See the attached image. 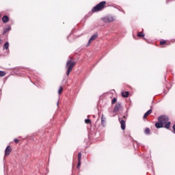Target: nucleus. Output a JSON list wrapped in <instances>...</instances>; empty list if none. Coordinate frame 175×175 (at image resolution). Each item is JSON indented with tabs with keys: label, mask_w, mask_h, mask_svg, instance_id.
<instances>
[{
	"label": "nucleus",
	"mask_w": 175,
	"mask_h": 175,
	"mask_svg": "<svg viewBox=\"0 0 175 175\" xmlns=\"http://www.w3.org/2000/svg\"><path fill=\"white\" fill-rule=\"evenodd\" d=\"M155 126L157 129L163 128V124L160 121H159L158 122L155 123Z\"/></svg>",
	"instance_id": "obj_9"
},
{
	"label": "nucleus",
	"mask_w": 175,
	"mask_h": 175,
	"mask_svg": "<svg viewBox=\"0 0 175 175\" xmlns=\"http://www.w3.org/2000/svg\"><path fill=\"white\" fill-rule=\"evenodd\" d=\"M81 165V161H78V165H77V169H80V166Z\"/></svg>",
	"instance_id": "obj_23"
},
{
	"label": "nucleus",
	"mask_w": 175,
	"mask_h": 175,
	"mask_svg": "<svg viewBox=\"0 0 175 175\" xmlns=\"http://www.w3.org/2000/svg\"><path fill=\"white\" fill-rule=\"evenodd\" d=\"M137 36L138 38H144V33H143V32H139Z\"/></svg>",
	"instance_id": "obj_15"
},
{
	"label": "nucleus",
	"mask_w": 175,
	"mask_h": 175,
	"mask_svg": "<svg viewBox=\"0 0 175 175\" xmlns=\"http://www.w3.org/2000/svg\"><path fill=\"white\" fill-rule=\"evenodd\" d=\"M158 121H159L164 126V128L166 129H169L170 128V122H169V117L166 116H161L159 117Z\"/></svg>",
	"instance_id": "obj_1"
},
{
	"label": "nucleus",
	"mask_w": 175,
	"mask_h": 175,
	"mask_svg": "<svg viewBox=\"0 0 175 175\" xmlns=\"http://www.w3.org/2000/svg\"><path fill=\"white\" fill-rule=\"evenodd\" d=\"M166 44V41H161V42H160V44L161 46H163V44Z\"/></svg>",
	"instance_id": "obj_24"
},
{
	"label": "nucleus",
	"mask_w": 175,
	"mask_h": 175,
	"mask_svg": "<svg viewBox=\"0 0 175 175\" xmlns=\"http://www.w3.org/2000/svg\"><path fill=\"white\" fill-rule=\"evenodd\" d=\"M105 5H106V1H101L98 4H97L96 6H94L92 9V12H100V10H103L105 9Z\"/></svg>",
	"instance_id": "obj_2"
},
{
	"label": "nucleus",
	"mask_w": 175,
	"mask_h": 175,
	"mask_svg": "<svg viewBox=\"0 0 175 175\" xmlns=\"http://www.w3.org/2000/svg\"><path fill=\"white\" fill-rule=\"evenodd\" d=\"M8 31H10V27H6L4 30V33H6Z\"/></svg>",
	"instance_id": "obj_18"
},
{
	"label": "nucleus",
	"mask_w": 175,
	"mask_h": 175,
	"mask_svg": "<svg viewBox=\"0 0 175 175\" xmlns=\"http://www.w3.org/2000/svg\"><path fill=\"white\" fill-rule=\"evenodd\" d=\"M107 20L108 23H113V21H114V20H116V18L113 16H108L107 18Z\"/></svg>",
	"instance_id": "obj_10"
},
{
	"label": "nucleus",
	"mask_w": 175,
	"mask_h": 175,
	"mask_svg": "<svg viewBox=\"0 0 175 175\" xmlns=\"http://www.w3.org/2000/svg\"><path fill=\"white\" fill-rule=\"evenodd\" d=\"M1 40L0 39V43H1Z\"/></svg>",
	"instance_id": "obj_26"
},
{
	"label": "nucleus",
	"mask_w": 175,
	"mask_h": 175,
	"mask_svg": "<svg viewBox=\"0 0 175 175\" xmlns=\"http://www.w3.org/2000/svg\"><path fill=\"white\" fill-rule=\"evenodd\" d=\"M62 87L60 86L59 90H58V94L60 95V94H62Z\"/></svg>",
	"instance_id": "obj_21"
},
{
	"label": "nucleus",
	"mask_w": 175,
	"mask_h": 175,
	"mask_svg": "<svg viewBox=\"0 0 175 175\" xmlns=\"http://www.w3.org/2000/svg\"><path fill=\"white\" fill-rule=\"evenodd\" d=\"M98 38V34L95 33L94 35L92 36V37L90 38L88 42V46H90L91 43L93 42V40H95Z\"/></svg>",
	"instance_id": "obj_5"
},
{
	"label": "nucleus",
	"mask_w": 175,
	"mask_h": 175,
	"mask_svg": "<svg viewBox=\"0 0 175 175\" xmlns=\"http://www.w3.org/2000/svg\"><path fill=\"white\" fill-rule=\"evenodd\" d=\"M117 103V98H114L112 99L111 103L112 105H114V103Z\"/></svg>",
	"instance_id": "obj_19"
},
{
	"label": "nucleus",
	"mask_w": 175,
	"mask_h": 175,
	"mask_svg": "<svg viewBox=\"0 0 175 175\" xmlns=\"http://www.w3.org/2000/svg\"><path fill=\"white\" fill-rule=\"evenodd\" d=\"M10 152H12V148L8 146H7V148H5V156H8V155H10Z\"/></svg>",
	"instance_id": "obj_6"
},
{
	"label": "nucleus",
	"mask_w": 175,
	"mask_h": 175,
	"mask_svg": "<svg viewBox=\"0 0 175 175\" xmlns=\"http://www.w3.org/2000/svg\"><path fill=\"white\" fill-rule=\"evenodd\" d=\"M151 113H152V109H149L148 111H146L144 115V119L146 118L148 116H150Z\"/></svg>",
	"instance_id": "obj_11"
},
{
	"label": "nucleus",
	"mask_w": 175,
	"mask_h": 175,
	"mask_svg": "<svg viewBox=\"0 0 175 175\" xmlns=\"http://www.w3.org/2000/svg\"><path fill=\"white\" fill-rule=\"evenodd\" d=\"M145 133H146V135H148V133H150V129H148V128L146 129Z\"/></svg>",
	"instance_id": "obj_22"
},
{
	"label": "nucleus",
	"mask_w": 175,
	"mask_h": 175,
	"mask_svg": "<svg viewBox=\"0 0 175 175\" xmlns=\"http://www.w3.org/2000/svg\"><path fill=\"white\" fill-rule=\"evenodd\" d=\"M2 21L4 23H9V16H3L2 18Z\"/></svg>",
	"instance_id": "obj_8"
},
{
	"label": "nucleus",
	"mask_w": 175,
	"mask_h": 175,
	"mask_svg": "<svg viewBox=\"0 0 175 175\" xmlns=\"http://www.w3.org/2000/svg\"><path fill=\"white\" fill-rule=\"evenodd\" d=\"M122 96H123V98H128V96H129V92H122Z\"/></svg>",
	"instance_id": "obj_12"
},
{
	"label": "nucleus",
	"mask_w": 175,
	"mask_h": 175,
	"mask_svg": "<svg viewBox=\"0 0 175 175\" xmlns=\"http://www.w3.org/2000/svg\"><path fill=\"white\" fill-rule=\"evenodd\" d=\"M78 161H81V152L78 154Z\"/></svg>",
	"instance_id": "obj_17"
},
{
	"label": "nucleus",
	"mask_w": 175,
	"mask_h": 175,
	"mask_svg": "<svg viewBox=\"0 0 175 175\" xmlns=\"http://www.w3.org/2000/svg\"><path fill=\"white\" fill-rule=\"evenodd\" d=\"M8 49H9V42H6L4 44L3 50H8Z\"/></svg>",
	"instance_id": "obj_13"
},
{
	"label": "nucleus",
	"mask_w": 175,
	"mask_h": 175,
	"mask_svg": "<svg viewBox=\"0 0 175 175\" xmlns=\"http://www.w3.org/2000/svg\"><path fill=\"white\" fill-rule=\"evenodd\" d=\"M14 142L17 144V143H18L19 141H18V139H14Z\"/></svg>",
	"instance_id": "obj_25"
},
{
	"label": "nucleus",
	"mask_w": 175,
	"mask_h": 175,
	"mask_svg": "<svg viewBox=\"0 0 175 175\" xmlns=\"http://www.w3.org/2000/svg\"><path fill=\"white\" fill-rule=\"evenodd\" d=\"M85 124H91V120L90 119H85Z\"/></svg>",
	"instance_id": "obj_20"
},
{
	"label": "nucleus",
	"mask_w": 175,
	"mask_h": 175,
	"mask_svg": "<svg viewBox=\"0 0 175 175\" xmlns=\"http://www.w3.org/2000/svg\"><path fill=\"white\" fill-rule=\"evenodd\" d=\"M105 122H106V118H105L103 115L102 118H101V124H102V125H105Z\"/></svg>",
	"instance_id": "obj_14"
},
{
	"label": "nucleus",
	"mask_w": 175,
	"mask_h": 175,
	"mask_svg": "<svg viewBox=\"0 0 175 175\" xmlns=\"http://www.w3.org/2000/svg\"><path fill=\"white\" fill-rule=\"evenodd\" d=\"M120 109H121V104L117 103L113 109L114 113H117V111H119Z\"/></svg>",
	"instance_id": "obj_7"
},
{
	"label": "nucleus",
	"mask_w": 175,
	"mask_h": 175,
	"mask_svg": "<svg viewBox=\"0 0 175 175\" xmlns=\"http://www.w3.org/2000/svg\"><path fill=\"white\" fill-rule=\"evenodd\" d=\"M75 65H76V63L75 62H72L71 60L67 61L66 66V68L68 69L67 76H69V75H70V72L73 70V68H75Z\"/></svg>",
	"instance_id": "obj_3"
},
{
	"label": "nucleus",
	"mask_w": 175,
	"mask_h": 175,
	"mask_svg": "<svg viewBox=\"0 0 175 175\" xmlns=\"http://www.w3.org/2000/svg\"><path fill=\"white\" fill-rule=\"evenodd\" d=\"M4 76H6V73L3 71L0 70V77H3Z\"/></svg>",
	"instance_id": "obj_16"
},
{
	"label": "nucleus",
	"mask_w": 175,
	"mask_h": 175,
	"mask_svg": "<svg viewBox=\"0 0 175 175\" xmlns=\"http://www.w3.org/2000/svg\"><path fill=\"white\" fill-rule=\"evenodd\" d=\"M126 116H123V119L121 118H119V121L120 122V125H121V128L122 129V131H125V128H126Z\"/></svg>",
	"instance_id": "obj_4"
}]
</instances>
